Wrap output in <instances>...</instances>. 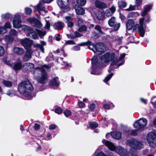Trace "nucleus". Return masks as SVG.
<instances>
[{
	"instance_id": "2eb2a0df",
	"label": "nucleus",
	"mask_w": 156,
	"mask_h": 156,
	"mask_svg": "<svg viewBox=\"0 0 156 156\" xmlns=\"http://www.w3.org/2000/svg\"><path fill=\"white\" fill-rule=\"evenodd\" d=\"M44 3L41 0L39 4L37 6H34L35 10H37L39 13L40 11H44L45 12H47V11L45 10Z\"/></svg>"
},
{
	"instance_id": "f257e3e1",
	"label": "nucleus",
	"mask_w": 156,
	"mask_h": 156,
	"mask_svg": "<svg viewBox=\"0 0 156 156\" xmlns=\"http://www.w3.org/2000/svg\"><path fill=\"white\" fill-rule=\"evenodd\" d=\"M144 18H140L139 20L140 24H136L134 25L135 22L132 20H129L127 21L126 23V29L127 30H132L133 27V31L138 30L140 36L143 37L145 34L144 30Z\"/></svg>"
},
{
	"instance_id": "6ab92c4d",
	"label": "nucleus",
	"mask_w": 156,
	"mask_h": 156,
	"mask_svg": "<svg viewBox=\"0 0 156 156\" xmlns=\"http://www.w3.org/2000/svg\"><path fill=\"white\" fill-rule=\"evenodd\" d=\"M115 8L114 6L111 7L109 9L106 10L105 12L106 16L109 17L112 15L115 11Z\"/></svg>"
},
{
	"instance_id": "f3484780",
	"label": "nucleus",
	"mask_w": 156,
	"mask_h": 156,
	"mask_svg": "<svg viewBox=\"0 0 156 156\" xmlns=\"http://www.w3.org/2000/svg\"><path fill=\"white\" fill-rule=\"evenodd\" d=\"M11 25L9 22L6 23L3 27H0V34H4L7 31L6 28H11Z\"/></svg>"
},
{
	"instance_id": "5701e85b",
	"label": "nucleus",
	"mask_w": 156,
	"mask_h": 156,
	"mask_svg": "<svg viewBox=\"0 0 156 156\" xmlns=\"http://www.w3.org/2000/svg\"><path fill=\"white\" fill-rule=\"evenodd\" d=\"M13 50L14 53L17 55H22L24 52V49L20 47H15L14 48Z\"/></svg>"
},
{
	"instance_id": "a19ab883",
	"label": "nucleus",
	"mask_w": 156,
	"mask_h": 156,
	"mask_svg": "<svg viewBox=\"0 0 156 156\" xmlns=\"http://www.w3.org/2000/svg\"><path fill=\"white\" fill-rule=\"evenodd\" d=\"M92 42L90 44H89V46H88V48L92 50L94 52L96 53L95 50V46L94 44H91Z\"/></svg>"
},
{
	"instance_id": "58836bf2",
	"label": "nucleus",
	"mask_w": 156,
	"mask_h": 156,
	"mask_svg": "<svg viewBox=\"0 0 156 156\" xmlns=\"http://www.w3.org/2000/svg\"><path fill=\"white\" fill-rule=\"evenodd\" d=\"M32 10L30 8L27 7L25 9V12L26 15H30L32 13Z\"/></svg>"
},
{
	"instance_id": "f03ea898",
	"label": "nucleus",
	"mask_w": 156,
	"mask_h": 156,
	"mask_svg": "<svg viewBox=\"0 0 156 156\" xmlns=\"http://www.w3.org/2000/svg\"><path fill=\"white\" fill-rule=\"evenodd\" d=\"M52 65H44L41 66L37 67L35 68L33 72V73L34 75H37L41 73V76L38 77L37 79L38 82L41 84H44L48 80V76L47 73L44 68L47 69H50Z\"/></svg>"
},
{
	"instance_id": "0eeeda50",
	"label": "nucleus",
	"mask_w": 156,
	"mask_h": 156,
	"mask_svg": "<svg viewBox=\"0 0 156 156\" xmlns=\"http://www.w3.org/2000/svg\"><path fill=\"white\" fill-rule=\"evenodd\" d=\"M92 71L91 73L94 74H99L101 73L100 72H98L100 69L99 64L98 62V58L96 57H94L92 59Z\"/></svg>"
},
{
	"instance_id": "603ef678",
	"label": "nucleus",
	"mask_w": 156,
	"mask_h": 156,
	"mask_svg": "<svg viewBox=\"0 0 156 156\" xmlns=\"http://www.w3.org/2000/svg\"><path fill=\"white\" fill-rule=\"evenodd\" d=\"M64 114L66 117H67L71 115V112L70 110L66 109L64 112Z\"/></svg>"
},
{
	"instance_id": "49530a36",
	"label": "nucleus",
	"mask_w": 156,
	"mask_h": 156,
	"mask_svg": "<svg viewBox=\"0 0 156 156\" xmlns=\"http://www.w3.org/2000/svg\"><path fill=\"white\" fill-rule=\"evenodd\" d=\"M82 35L77 31L74 33V35H72L71 37L72 38H75L77 37L81 36Z\"/></svg>"
},
{
	"instance_id": "f704fd0d",
	"label": "nucleus",
	"mask_w": 156,
	"mask_h": 156,
	"mask_svg": "<svg viewBox=\"0 0 156 156\" xmlns=\"http://www.w3.org/2000/svg\"><path fill=\"white\" fill-rule=\"evenodd\" d=\"M128 156H137V154L135 150L131 149L128 154Z\"/></svg>"
},
{
	"instance_id": "4c0bfd02",
	"label": "nucleus",
	"mask_w": 156,
	"mask_h": 156,
	"mask_svg": "<svg viewBox=\"0 0 156 156\" xmlns=\"http://www.w3.org/2000/svg\"><path fill=\"white\" fill-rule=\"evenodd\" d=\"M76 1L77 3L81 6L84 5L86 3V0H76Z\"/></svg>"
},
{
	"instance_id": "f8f14e48",
	"label": "nucleus",
	"mask_w": 156,
	"mask_h": 156,
	"mask_svg": "<svg viewBox=\"0 0 156 156\" xmlns=\"http://www.w3.org/2000/svg\"><path fill=\"white\" fill-rule=\"evenodd\" d=\"M21 42L27 50L29 49L32 44V41L28 38L21 40Z\"/></svg>"
},
{
	"instance_id": "4be33fe9",
	"label": "nucleus",
	"mask_w": 156,
	"mask_h": 156,
	"mask_svg": "<svg viewBox=\"0 0 156 156\" xmlns=\"http://www.w3.org/2000/svg\"><path fill=\"white\" fill-rule=\"evenodd\" d=\"M95 4L97 7L99 8H106L107 7L105 3L99 1H96L95 3Z\"/></svg>"
},
{
	"instance_id": "052dcab7",
	"label": "nucleus",
	"mask_w": 156,
	"mask_h": 156,
	"mask_svg": "<svg viewBox=\"0 0 156 156\" xmlns=\"http://www.w3.org/2000/svg\"><path fill=\"white\" fill-rule=\"evenodd\" d=\"M136 6L135 5H130L129 8L126 9V10L127 11H130L134 10L135 9V7Z\"/></svg>"
},
{
	"instance_id": "7c9ffc66",
	"label": "nucleus",
	"mask_w": 156,
	"mask_h": 156,
	"mask_svg": "<svg viewBox=\"0 0 156 156\" xmlns=\"http://www.w3.org/2000/svg\"><path fill=\"white\" fill-rule=\"evenodd\" d=\"M36 30L41 38H42L46 34V32L45 31L37 29H36Z\"/></svg>"
},
{
	"instance_id": "c756f323",
	"label": "nucleus",
	"mask_w": 156,
	"mask_h": 156,
	"mask_svg": "<svg viewBox=\"0 0 156 156\" xmlns=\"http://www.w3.org/2000/svg\"><path fill=\"white\" fill-rule=\"evenodd\" d=\"M22 68V64L20 62L16 63L14 64L13 69L15 70H20Z\"/></svg>"
},
{
	"instance_id": "7ed1b4c3",
	"label": "nucleus",
	"mask_w": 156,
	"mask_h": 156,
	"mask_svg": "<svg viewBox=\"0 0 156 156\" xmlns=\"http://www.w3.org/2000/svg\"><path fill=\"white\" fill-rule=\"evenodd\" d=\"M102 142L110 150L113 151L116 149V152L120 155L125 156L127 155V151L124 148L120 146L116 148L112 143L105 140H103Z\"/></svg>"
},
{
	"instance_id": "37998d69",
	"label": "nucleus",
	"mask_w": 156,
	"mask_h": 156,
	"mask_svg": "<svg viewBox=\"0 0 156 156\" xmlns=\"http://www.w3.org/2000/svg\"><path fill=\"white\" fill-rule=\"evenodd\" d=\"M113 75L112 73L108 74L104 80V82L106 83L112 77Z\"/></svg>"
},
{
	"instance_id": "8fccbe9b",
	"label": "nucleus",
	"mask_w": 156,
	"mask_h": 156,
	"mask_svg": "<svg viewBox=\"0 0 156 156\" xmlns=\"http://www.w3.org/2000/svg\"><path fill=\"white\" fill-rule=\"evenodd\" d=\"M10 14L9 13H7L5 14L2 15V18L5 19H8L10 18Z\"/></svg>"
},
{
	"instance_id": "ddd939ff",
	"label": "nucleus",
	"mask_w": 156,
	"mask_h": 156,
	"mask_svg": "<svg viewBox=\"0 0 156 156\" xmlns=\"http://www.w3.org/2000/svg\"><path fill=\"white\" fill-rule=\"evenodd\" d=\"M95 49L96 53L97 51L99 52H104L106 50V48L103 43H97L95 46Z\"/></svg>"
},
{
	"instance_id": "dca6fc26",
	"label": "nucleus",
	"mask_w": 156,
	"mask_h": 156,
	"mask_svg": "<svg viewBox=\"0 0 156 156\" xmlns=\"http://www.w3.org/2000/svg\"><path fill=\"white\" fill-rule=\"evenodd\" d=\"M57 3L62 9H65L69 3V0H57Z\"/></svg>"
},
{
	"instance_id": "9d476101",
	"label": "nucleus",
	"mask_w": 156,
	"mask_h": 156,
	"mask_svg": "<svg viewBox=\"0 0 156 156\" xmlns=\"http://www.w3.org/2000/svg\"><path fill=\"white\" fill-rule=\"evenodd\" d=\"M27 21L32 24L34 26L38 28H40L42 27V24L37 19L34 18H30L27 20Z\"/></svg>"
},
{
	"instance_id": "c03bdc74",
	"label": "nucleus",
	"mask_w": 156,
	"mask_h": 156,
	"mask_svg": "<svg viewBox=\"0 0 156 156\" xmlns=\"http://www.w3.org/2000/svg\"><path fill=\"white\" fill-rule=\"evenodd\" d=\"M3 83L5 86L7 87H10L12 86V83L10 81L4 80Z\"/></svg>"
},
{
	"instance_id": "1a4fd4ad",
	"label": "nucleus",
	"mask_w": 156,
	"mask_h": 156,
	"mask_svg": "<svg viewBox=\"0 0 156 156\" xmlns=\"http://www.w3.org/2000/svg\"><path fill=\"white\" fill-rule=\"evenodd\" d=\"M147 121L145 118H141L136 121L133 124V127L141 129H143L147 124Z\"/></svg>"
},
{
	"instance_id": "aec40b11",
	"label": "nucleus",
	"mask_w": 156,
	"mask_h": 156,
	"mask_svg": "<svg viewBox=\"0 0 156 156\" xmlns=\"http://www.w3.org/2000/svg\"><path fill=\"white\" fill-rule=\"evenodd\" d=\"M21 27L23 31L28 32V33L27 35L28 37L30 36V34L32 33V31H34V30L31 27L26 25H22Z\"/></svg>"
},
{
	"instance_id": "6e6552de",
	"label": "nucleus",
	"mask_w": 156,
	"mask_h": 156,
	"mask_svg": "<svg viewBox=\"0 0 156 156\" xmlns=\"http://www.w3.org/2000/svg\"><path fill=\"white\" fill-rule=\"evenodd\" d=\"M115 58V54L109 52L105 53L100 57L101 60L106 63L112 61Z\"/></svg>"
},
{
	"instance_id": "09e8293b",
	"label": "nucleus",
	"mask_w": 156,
	"mask_h": 156,
	"mask_svg": "<svg viewBox=\"0 0 156 156\" xmlns=\"http://www.w3.org/2000/svg\"><path fill=\"white\" fill-rule=\"evenodd\" d=\"M30 34L31 35L33 39H36L38 38L37 34L34 30L33 31H32V33L30 34Z\"/></svg>"
},
{
	"instance_id": "69168bd1",
	"label": "nucleus",
	"mask_w": 156,
	"mask_h": 156,
	"mask_svg": "<svg viewBox=\"0 0 156 156\" xmlns=\"http://www.w3.org/2000/svg\"><path fill=\"white\" fill-rule=\"evenodd\" d=\"M78 104L79 107L80 108H83L85 105L84 103L82 101H80L79 102Z\"/></svg>"
},
{
	"instance_id": "0e129e2a",
	"label": "nucleus",
	"mask_w": 156,
	"mask_h": 156,
	"mask_svg": "<svg viewBox=\"0 0 156 156\" xmlns=\"http://www.w3.org/2000/svg\"><path fill=\"white\" fill-rule=\"evenodd\" d=\"M72 49L75 51H79L80 50V47L78 46H75L72 48Z\"/></svg>"
},
{
	"instance_id": "e2e57ef3",
	"label": "nucleus",
	"mask_w": 156,
	"mask_h": 156,
	"mask_svg": "<svg viewBox=\"0 0 156 156\" xmlns=\"http://www.w3.org/2000/svg\"><path fill=\"white\" fill-rule=\"evenodd\" d=\"M95 105L94 104H91L89 106L90 109L92 110H94L95 108Z\"/></svg>"
},
{
	"instance_id": "bf43d9fd",
	"label": "nucleus",
	"mask_w": 156,
	"mask_h": 156,
	"mask_svg": "<svg viewBox=\"0 0 156 156\" xmlns=\"http://www.w3.org/2000/svg\"><path fill=\"white\" fill-rule=\"evenodd\" d=\"M50 27V22L47 20H46V25L45 26V28L49 30Z\"/></svg>"
},
{
	"instance_id": "6e6d98bb",
	"label": "nucleus",
	"mask_w": 156,
	"mask_h": 156,
	"mask_svg": "<svg viewBox=\"0 0 156 156\" xmlns=\"http://www.w3.org/2000/svg\"><path fill=\"white\" fill-rule=\"evenodd\" d=\"M91 43V42L90 41H88L87 42H83L82 43H80L79 44L80 46H85L87 45H88L89 44H90Z\"/></svg>"
},
{
	"instance_id": "423d86ee",
	"label": "nucleus",
	"mask_w": 156,
	"mask_h": 156,
	"mask_svg": "<svg viewBox=\"0 0 156 156\" xmlns=\"http://www.w3.org/2000/svg\"><path fill=\"white\" fill-rule=\"evenodd\" d=\"M147 140L150 146L152 147H156V135L155 133L151 132L148 134Z\"/></svg>"
},
{
	"instance_id": "473e14b6",
	"label": "nucleus",
	"mask_w": 156,
	"mask_h": 156,
	"mask_svg": "<svg viewBox=\"0 0 156 156\" xmlns=\"http://www.w3.org/2000/svg\"><path fill=\"white\" fill-rule=\"evenodd\" d=\"M18 34L17 32L14 29H12L9 32V36H11L12 37H16Z\"/></svg>"
},
{
	"instance_id": "a878e982",
	"label": "nucleus",
	"mask_w": 156,
	"mask_h": 156,
	"mask_svg": "<svg viewBox=\"0 0 156 156\" xmlns=\"http://www.w3.org/2000/svg\"><path fill=\"white\" fill-rule=\"evenodd\" d=\"M125 56V54H123L120 55L119 59H118L116 58H115L112 61L111 65H116L118 62L124 58Z\"/></svg>"
},
{
	"instance_id": "3c124183",
	"label": "nucleus",
	"mask_w": 156,
	"mask_h": 156,
	"mask_svg": "<svg viewBox=\"0 0 156 156\" xmlns=\"http://www.w3.org/2000/svg\"><path fill=\"white\" fill-rule=\"evenodd\" d=\"M55 112L57 114H60L62 112V109L60 107H58L55 108Z\"/></svg>"
},
{
	"instance_id": "c85d7f7f",
	"label": "nucleus",
	"mask_w": 156,
	"mask_h": 156,
	"mask_svg": "<svg viewBox=\"0 0 156 156\" xmlns=\"http://www.w3.org/2000/svg\"><path fill=\"white\" fill-rule=\"evenodd\" d=\"M24 67L27 70H29L33 69L34 67V65L33 63H28L24 65Z\"/></svg>"
},
{
	"instance_id": "ea45409f",
	"label": "nucleus",
	"mask_w": 156,
	"mask_h": 156,
	"mask_svg": "<svg viewBox=\"0 0 156 156\" xmlns=\"http://www.w3.org/2000/svg\"><path fill=\"white\" fill-rule=\"evenodd\" d=\"M34 48H39L43 53L44 52V49L43 46L41 45V44H34Z\"/></svg>"
},
{
	"instance_id": "bb28decb",
	"label": "nucleus",
	"mask_w": 156,
	"mask_h": 156,
	"mask_svg": "<svg viewBox=\"0 0 156 156\" xmlns=\"http://www.w3.org/2000/svg\"><path fill=\"white\" fill-rule=\"evenodd\" d=\"M76 13L79 15H83L84 13L85 10L82 7H79L77 8H75Z\"/></svg>"
},
{
	"instance_id": "774afa93",
	"label": "nucleus",
	"mask_w": 156,
	"mask_h": 156,
	"mask_svg": "<svg viewBox=\"0 0 156 156\" xmlns=\"http://www.w3.org/2000/svg\"><path fill=\"white\" fill-rule=\"evenodd\" d=\"M56 127V126L55 124L51 125L49 127V129H54Z\"/></svg>"
},
{
	"instance_id": "4468645a",
	"label": "nucleus",
	"mask_w": 156,
	"mask_h": 156,
	"mask_svg": "<svg viewBox=\"0 0 156 156\" xmlns=\"http://www.w3.org/2000/svg\"><path fill=\"white\" fill-rule=\"evenodd\" d=\"M33 51L31 49H27L23 57V60L25 62L29 60L31 58Z\"/></svg>"
},
{
	"instance_id": "c9c22d12",
	"label": "nucleus",
	"mask_w": 156,
	"mask_h": 156,
	"mask_svg": "<svg viewBox=\"0 0 156 156\" xmlns=\"http://www.w3.org/2000/svg\"><path fill=\"white\" fill-rule=\"evenodd\" d=\"M118 4L119 7H124L126 5V2L122 0L119 1Z\"/></svg>"
},
{
	"instance_id": "13d9d810",
	"label": "nucleus",
	"mask_w": 156,
	"mask_h": 156,
	"mask_svg": "<svg viewBox=\"0 0 156 156\" xmlns=\"http://www.w3.org/2000/svg\"><path fill=\"white\" fill-rule=\"evenodd\" d=\"M142 1V0H135V3L136 6H138L141 5Z\"/></svg>"
},
{
	"instance_id": "a211bd4d",
	"label": "nucleus",
	"mask_w": 156,
	"mask_h": 156,
	"mask_svg": "<svg viewBox=\"0 0 156 156\" xmlns=\"http://www.w3.org/2000/svg\"><path fill=\"white\" fill-rule=\"evenodd\" d=\"M152 5H147L144 7V10L141 13V15L142 16H144L147 15L148 12L152 8Z\"/></svg>"
},
{
	"instance_id": "39448f33",
	"label": "nucleus",
	"mask_w": 156,
	"mask_h": 156,
	"mask_svg": "<svg viewBox=\"0 0 156 156\" xmlns=\"http://www.w3.org/2000/svg\"><path fill=\"white\" fill-rule=\"evenodd\" d=\"M126 143L127 145L131 148L134 149H141L143 147L142 143L135 139H130L127 140Z\"/></svg>"
},
{
	"instance_id": "4d7b16f0",
	"label": "nucleus",
	"mask_w": 156,
	"mask_h": 156,
	"mask_svg": "<svg viewBox=\"0 0 156 156\" xmlns=\"http://www.w3.org/2000/svg\"><path fill=\"white\" fill-rule=\"evenodd\" d=\"M4 50L3 47L0 46V56H3L4 54Z\"/></svg>"
},
{
	"instance_id": "79ce46f5",
	"label": "nucleus",
	"mask_w": 156,
	"mask_h": 156,
	"mask_svg": "<svg viewBox=\"0 0 156 156\" xmlns=\"http://www.w3.org/2000/svg\"><path fill=\"white\" fill-rule=\"evenodd\" d=\"M127 133L129 135H131L133 136H136L138 134L137 131L136 130H132L130 131H129V133Z\"/></svg>"
},
{
	"instance_id": "393cba45",
	"label": "nucleus",
	"mask_w": 156,
	"mask_h": 156,
	"mask_svg": "<svg viewBox=\"0 0 156 156\" xmlns=\"http://www.w3.org/2000/svg\"><path fill=\"white\" fill-rule=\"evenodd\" d=\"M66 20V23L67 24L68 27H73L74 23L72 22V20L70 16H66L65 17Z\"/></svg>"
},
{
	"instance_id": "680f3d73",
	"label": "nucleus",
	"mask_w": 156,
	"mask_h": 156,
	"mask_svg": "<svg viewBox=\"0 0 156 156\" xmlns=\"http://www.w3.org/2000/svg\"><path fill=\"white\" fill-rule=\"evenodd\" d=\"M120 24L119 23H118L117 24H115V25L114 27V29L115 30H118L119 27H120Z\"/></svg>"
},
{
	"instance_id": "2f4dec72",
	"label": "nucleus",
	"mask_w": 156,
	"mask_h": 156,
	"mask_svg": "<svg viewBox=\"0 0 156 156\" xmlns=\"http://www.w3.org/2000/svg\"><path fill=\"white\" fill-rule=\"evenodd\" d=\"M139 16V14L137 12H131L128 15V17L130 18H136Z\"/></svg>"
},
{
	"instance_id": "5fc2aeb1",
	"label": "nucleus",
	"mask_w": 156,
	"mask_h": 156,
	"mask_svg": "<svg viewBox=\"0 0 156 156\" xmlns=\"http://www.w3.org/2000/svg\"><path fill=\"white\" fill-rule=\"evenodd\" d=\"M95 29L98 30L100 33H103V32L101 30V27L99 25H96L95 27Z\"/></svg>"
},
{
	"instance_id": "20e7f679",
	"label": "nucleus",
	"mask_w": 156,
	"mask_h": 156,
	"mask_svg": "<svg viewBox=\"0 0 156 156\" xmlns=\"http://www.w3.org/2000/svg\"><path fill=\"white\" fill-rule=\"evenodd\" d=\"M33 88L32 85L27 79L22 81L19 85L18 87L19 92L21 94L25 93L27 90H32Z\"/></svg>"
},
{
	"instance_id": "a18cd8bd",
	"label": "nucleus",
	"mask_w": 156,
	"mask_h": 156,
	"mask_svg": "<svg viewBox=\"0 0 156 156\" xmlns=\"http://www.w3.org/2000/svg\"><path fill=\"white\" fill-rule=\"evenodd\" d=\"M87 29V27L85 25H83L80 27L78 29V31L80 32L85 31Z\"/></svg>"
},
{
	"instance_id": "338daca9",
	"label": "nucleus",
	"mask_w": 156,
	"mask_h": 156,
	"mask_svg": "<svg viewBox=\"0 0 156 156\" xmlns=\"http://www.w3.org/2000/svg\"><path fill=\"white\" fill-rule=\"evenodd\" d=\"M40 128V125L37 123L35 124L34 129L36 130H37L39 129Z\"/></svg>"
},
{
	"instance_id": "b1692460",
	"label": "nucleus",
	"mask_w": 156,
	"mask_h": 156,
	"mask_svg": "<svg viewBox=\"0 0 156 156\" xmlns=\"http://www.w3.org/2000/svg\"><path fill=\"white\" fill-rule=\"evenodd\" d=\"M111 135L113 138L118 140L121 139L122 137L121 133L118 131L114 132L111 133Z\"/></svg>"
},
{
	"instance_id": "72a5a7b5",
	"label": "nucleus",
	"mask_w": 156,
	"mask_h": 156,
	"mask_svg": "<svg viewBox=\"0 0 156 156\" xmlns=\"http://www.w3.org/2000/svg\"><path fill=\"white\" fill-rule=\"evenodd\" d=\"M109 25L111 27L114 26L115 23V18L114 17H112L108 21Z\"/></svg>"
},
{
	"instance_id": "de8ad7c7",
	"label": "nucleus",
	"mask_w": 156,
	"mask_h": 156,
	"mask_svg": "<svg viewBox=\"0 0 156 156\" xmlns=\"http://www.w3.org/2000/svg\"><path fill=\"white\" fill-rule=\"evenodd\" d=\"M90 127L91 128H95L98 126V124L96 122H91L90 124Z\"/></svg>"
},
{
	"instance_id": "9b49d317",
	"label": "nucleus",
	"mask_w": 156,
	"mask_h": 156,
	"mask_svg": "<svg viewBox=\"0 0 156 156\" xmlns=\"http://www.w3.org/2000/svg\"><path fill=\"white\" fill-rule=\"evenodd\" d=\"M21 21L20 20V16L19 15H15L14 18L13 20V27L16 28L21 27Z\"/></svg>"
},
{
	"instance_id": "864d4df0",
	"label": "nucleus",
	"mask_w": 156,
	"mask_h": 156,
	"mask_svg": "<svg viewBox=\"0 0 156 156\" xmlns=\"http://www.w3.org/2000/svg\"><path fill=\"white\" fill-rule=\"evenodd\" d=\"M75 44L73 41L72 40H69L66 41L64 44L63 45V46H65L66 44Z\"/></svg>"
},
{
	"instance_id": "412c9836",
	"label": "nucleus",
	"mask_w": 156,
	"mask_h": 156,
	"mask_svg": "<svg viewBox=\"0 0 156 156\" xmlns=\"http://www.w3.org/2000/svg\"><path fill=\"white\" fill-rule=\"evenodd\" d=\"M64 23L58 21L55 23L54 27L55 29L59 30L62 29L64 27Z\"/></svg>"
},
{
	"instance_id": "e433bc0d",
	"label": "nucleus",
	"mask_w": 156,
	"mask_h": 156,
	"mask_svg": "<svg viewBox=\"0 0 156 156\" xmlns=\"http://www.w3.org/2000/svg\"><path fill=\"white\" fill-rule=\"evenodd\" d=\"M4 39L7 42L9 43L12 41L13 39V38L9 35L6 36Z\"/></svg>"
},
{
	"instance_id": "cd10ccee",
	"label": "nucleus",
	"mask_w": 156,
	"mask_h": 156,
	"mask_svg": "<svg viewBox=\"0 0 156 156\" xmlns=\"http://www.w3.org/2000/svg\"><path fill=\"white\" fill-rule=\"evenodd\" d=\"M50 84L55 89L57 88L59 86V84L55 79H54L53 80L51 81L50 82Z\"/></svg>"
}]
</instances>
